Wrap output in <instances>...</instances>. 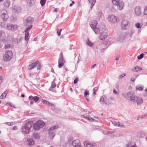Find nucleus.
Returning a JSON list of instances; mask_svg holds the SVG:
<instances>
[{
    "label": "nucleus",
    "instance_id": "obj_40",
    "mask_svg": "<svg viewBox=\"0 0 147 147\" xmlns=\"http://www.w3.org/2000/svg\"><path fill=\"white\" fill-rule=\"evenodd\" d=\"M144 54L143 53L141 54L140 55L137 57V58L139 59H140L142 58L143 57Z\"/></svg>",
    "mask_w": 147,
    "mask_h": 147
},
{
    "label": "nucleus",
    "instance_id": "obj_51",
    "mask_svg": "<svg viewBox=\"0 0 147 147\" xmlns=\"http://www.w3.org/2000/svg\"><path fill=\"white\" fill-rule=\"evenodd\" d=\"M5 105L6 106H10V107H11L12 106V105L11 104V103L10 102H7L5 104Z\"/></svg>",
    "mask_w": 147,
    "mask_h": 147
},
{
    "label": "nucleus",
    "instance_id": "obj_36",
    "mask_svg": "<svg viewBox=\"0 0 147 147\" xmlns=\"http://www.w3.org/2000/svg\"><path fill=\"white\" fill-rule=\"evenodd\" d=\"M33 137L34 139H37L39 138V136L38 134H34L33 135Z\"/></svg>",
    "mask_w": 147,
    "mask_h": 147
},
{
    "label": "nucleus",
    "instance_id": "obj_27",
    "mask_svg": "<svg viewBox=\"0 0 147 147\" xmlns=\"http://www.w3.org/2000/svg\"><path fill=\"white\" fill-rule=\"evenodd\" d=\"M83 117L85 118L86 119L89 120L90 121H92L93 120V119L90 117L88 116V117H85L84 115L83 116Z\"/></svg>",
    "mask_w": 147,
    "mask_h": 147
},
{
    "label": "nucleus",
    "instance_id": "obj_37",
    "mask_svg": "<svg viewBox=\"0 0 147 147\" xmlns=\"http://www.w3.org/2000/svg\"><path fill=\"white\" fill-rule=\"evenodd\" d=\"M56 84L55 82H52L51 85V87L52 88H53L56 87Z\"/></svg>",
    "mask_w": 147,
    "mask_h": 147
},
{
    "label": "nucleus",
    "instance_id": "obj_10",
    "mask_svg": "<svg viewBox=\"0 0 147 147\" xmlns=\"http://www.w3.org/2000/svg\"><path fill=\"white\" fill-rule=\"evenodd\" d=\"M128 25V21L126 20H124L121 22V28L123 30L125 29Z\"/></svg>",
    "mask_w": 147,
    "mask_h": 147
},
{
    "label": "nucleus",
    "instance_id": "obj_3",
    "mask_svg": "<svg viewBox=\"0 0 147 147\" xmlns=\"http://www.w3.org/2000/svg\"><path fill=\"white\" fill-rule=\"evenodd\" d=\"M112 2L114 5L117 6L118 9L121 10L123 9L124 5L122 1L118 0H112Z\"/></svg>",
    "mask_w": 147,
    "mask_h": 147
},
{
    "label": "nucleus",
    "instance_id": "obj_33",
    "mask_svg": "<svg viewBox=\"0 0 147 147\" xmlns=\"http://www.w3.org/2000/svg\"><path fill=\"white\" fill-rule=\"evenodd\" d=\"M125 34H120L119 36V38L123 39H124L125 38Z\"/></svg>",
    "mask_w": 147,
    "mask_h": 147
},
{
    "label": "nucleus",
    "instance_id": "obj_26",
    "mask_svg": "<svg viewBox=\"0 0 147 147\" xmlns=\"http://www.w3.org/2000/svg\"><path fill=\"white\" fill-rule=\"evenodd\" d=\"M113 123L115 126H116L121 127L123 126V125L122 123L120 124L119 122H117V123L115 122L114 121L113 122Z\"/></svg>",
    "mask_w": 147,
    "mask_h": 147
},
{
    "label": "nucleus",
    "instance_id": "obj_20",
    "mask_svg": "<svg viewBox=\"0 0 147 147\" xmlns=\"http://www.w3.org/2000/svg\"><path fill=\"white\" fill-rule=\"evenodd\" d=\"M138 99V97L135 96H130L129 97V100L131 102H136L137 100Z\"/></svg>",
    "mask_w": 147,
    "mask_h": 147
},
{
    "label": "nucleus",
    "instance_id": "obj_28",
    "mask_svg": "<svg viewBox=\"0 0 147 147\" xmlns=\"http://www.w3.org/2000/svg\"><path fill=\"white\" fill-rule=\"evenodd\" d=\"M36 66H37V69L38 70H40V64L39 61H36Z\"/></svg>",
    "mask_w": 147,
    "mask_h": 147
},
{
    "label": "nucleus",
    "instance_id": "obj_35",
    "mask_svg": "<svg viewBox=\"0 0 147 147\" xmlns=\"http://www.w3.org/2000/svg\"><path fill=\"white\" fill-rule=\"evenodd\" d=\"M98 88L96 87H95L94 88L93 90V94L94 95H95L96 94V92L98 90Z\"/></svg>",
    "mask_w": 147,
    "mask_h": 147
},
{
    "label": "nucleus",
    "instance_id": "obj_38",
    "mask_svg": "<svg viewBox=\"0 0 147 147\" xmlns=\"http://www.w3.org/2000/svg\"><path fill=\"white\" fill-rule=\"evenodd\" d=\"M87 44L88 45L92 47L93 46V44L91 42H90L89 40H88L87 42Z\"/></svg>",
    "mask_w": 147,
    "mask_h": 147
},
{
    "label": "nucleus",
    "instance_id": "obj_47",
    "mask_svg": "<svg viewBox=\"0 0 147 147\" xmlns=\"http://www.w3.org/2000/svg\"><path fill=\"white\" fill-rule=\"evenodd\" d=\"M4 5L6 7H8L9 5V2H6L4 3Z\"/></svg>",
    "mask_w": 147,
    "mask_h": 147
},
{
    "label": "nucleus",
    "instance_id": "obj_54",
    "mask_svg": "<svg viewBox=\"0 0 147 147\" xmlns=\"http://www.w3.org/2000/svg\"><path fill=\"white\" fill-rule=\"evenodd\" d=\"M2 82V78L1 76H0V84Z\"/></svg>",
    "mask_w": 147,
    "mask_h": 147
},
{
    "label": "nucleus",
    "instance_id": "obj_17",
    "mask_svg": "<svg viewBox=\"0 0 147 147\" xmlns=\"http://www.w3.org/2000/svg\"><path fill=\"white\" fill-rule=\"evenodd\" d=\"M65 62V61L64 59H59L58 61V67L59 68L62 67Z\"/></svg>",
    "mask_w": 147,
    "mask_h": 147
},
{
    "label": "nucleus",
    "instance_id": "obj_59",
    "mask_svg": "<svg viewBox=\"0 0 147 147\" xmlns=\"http://www.w3.org/2000/svg\"><path fill=\"white\" fill-rule=\"evenodd\" d=\"M53 11L55 12H57V8H56Z\"/></svg>",
    "mask_w": 147,
    "mask_h": 147
},
{
    "label": "nucleus",
    "instance_id": "obj_4",
    "mask_svg": "<svg viewBox=\"0 0 147 147\" xmlns=\"http://www.w3.org/2000/svg\"><path fill=\"white\" fill-rule=\"evenodd\" d=\"M13 53L11 51H7L3 57V59L5 61H10L12 58Z\"/></svg>",
    "mask_w": 147,
    "mask_h": 147
},
{
    "label": "nucleus",
    "instance_id": "obj_58",
    "mask_svg": "<svg viewBox=\"0 0 147 147\" xmlns=\"http://www.w3.org/2000/svg\"><path fill=\"white\" fill-rule=\"evenodd\" d=\"M17 129V127L16 126H14L13 128V130H16Z\"/></svg>",
    "mask_w": 147,
    "mask_h": 147
},
{
    "label": "nucleus",
    "instance_id": "obj_22",
    "mask_svg": "<svg viewBox=\"0 0 147 147\" xmlns=\"http://www.w3.org/2000/svg\"><path fill=\"white\" fill-rule=\"evenodd\" d=\"M36 66V62L30 64L28 66V68L29 69L31 70L34 69Z\"/></svg>",
    "mask_w": 147,
    "mask_h": 147
},
{
    "label": "nucleus",
    "instance_id": "obj_41",
    "mask_svg": "<svg viewBox=\"0 0 147 147\" xmlns=\"http://www.w3.org/2000/svg\"><path fill=\"white\" fill-rule=\"evenodd\" d=\"M2 42L3 43H4L5 44L6 43V41L5 40H3V41H0V47H1L3 46V44H2Z\"/></svg>",
    "mask_w": 147,
    "mask_h": 147
},
{
    "label": "nucleus",
    "instance_id": "obj_8",
    "mask_svg": "<svg viewBox=\"0 0 147 147\" xmlns=\"http://www.w3.org/2000/svg\"><path fill=\"white\" fill-rule=\"evenodd\" d=\"M107 19L109 22L112 23L117 22L119 20L118 18L113 15L109 16Z\"/></svg>",
    "mask_w": 147,
    "mask_h": 147
},
{
    "label": "nucleus",
    "instance_id": "obj_61",
    "mask_svg": "<svg viewBox=\"0 0 147 147\" xmlns=\"http://www.w3.org/2000/svg\"><path fill=\"white\" fill-rule=\"evenodd\" d=\"M70 91L71 92H72L73 91V89H72V88H70Z\"/></svg>",
    "mask_w": 147,
    "mask_h": 147
},
{
    "label": "nucleus",
    "instance_id": "obj_57",
    "mask_svg": "<svg viewBox=\"0 0 147 147\" xmlns=\"http://www.w3.org/2000/svg\"><path fill=\"white\" fill-rule=\"evenodd\" d=\"M110 99L111 100H114V98L113 97H110Z\"/></svg>",
    "mask_w": 147,
    "mask_h": 147
},
{
    "label": "nucleus",
    "instance_id": "obj_9",
    "mask_svg": "<svg viewBox=\"0 0 147 147\" xmlns=\"http://www.w3.org/2000/svg\"><path fill=\"white\" fill-rule=\"evenodd\" d=\"M1 17L3 19V21H6L8 18V15L6 10H2L1 12Z\"/></svg>",
    "mask_w": 147,
    "mask_h": 147
},
{
    "label": "nucleus",
    "instance_id": "obj_42",
    "mask_svg": "<svg viewBox=\"0 0 147 147\" xmlns=\"http://www.w3.org/2000/svg\"><path fill=\"white\" fill-rule=\"evenodd\" d=\"M136 27L137 28H141L140 24L139 23H137L135 24Z\"/></svg>",
    "mask_w": 147,
    "mask_h": 147
},
{
    "label": "nucleus",
    "instance_id": "obj_19",
    "mask_svg": "<svg viewBox=\"0 0 147 147\" xmlns=\"http://www.w3.org/2000/svg\"><path fill=\"white\" fill-rule=\"evenodd\" d=\"M135 12L137 16H139L141 14V11L140 7H136L135 9Z\"/></svg>",
    "mask_w": 147,
    "mask_h": 147
},
{
    "label": "nucleus",
    "instance_id": "obj_25",
    "mask_svg": "<svg viewBox=\"0 0 147 147\" xmlns=\"http://www.w3.org/2000/svg\"><path fill=\"white\" fill-rule=\"evenodd\" d=\"M84 144L86 147H91L92 146H93L88 141H86L84 142Z\"/></svg>",
    "mask_w": 147,
    "mask_h": 147
},
{
    "label": "nucleus",
    "instance_id": "obj_15",
    "mask_svg": "<svg viewBox=\"0 0 147 147\" xmlns=\"http://www.w3.org/2000/svg\"><path fill=\"white\" fill-rule=\"evenodd\" d=\"M33 18L31 17H28L26 19V26H28L31 24L33 21Z\"/></svg>",
    "mask_w": 147,
    "mask_h": 147
},
{
    "label": "nucleus",
    "instance_id": "obj_39",
    "mask_svg": "<svg viewBox=\"0 0 147 147\" xmlns=\"http://www.w3.org/2000/svg\"><path fill=\"white\" fill-rule=\"evenodd\" d=\"M136 89L137 90H139L140 91H142V90H143V87H140V86H138V87H136Z\"/></svg>",
    "mask_w": 147,
    "mask_h": 147
},
{
    "label": "nucleus",
    "instance_id": "obj_34",
    "mask_svg": "<svg viewBox=\"0 0 147 147\" xmlns=\"http://www.w3.org/2000/svg\"><path fill=\"white\" fill-rule=\"evenodd\" d=\"M46 0H41L40 1V3L42 6L44 5L46 3Z\"/></svg>",
    "mask_w": 147,
    "mask_h": 147
},
{
    "label": "nucleus",
    "instance_id": "obj_55",
    "mask_svg": "<svg viewBox=\"0 0 147 147\" xmlns=\"http://www.w3.org/2000/svg\"><path fill=\"white\" fill-rule=\"evenodd\" d=\"M135 79L134 78H131V81L132 82H134L135 81Z\"/></svg>",
    "mask_w": 147,
    "mask_h": 147
},
{
    "label": "nucleus",
    "instance_id": "obj_30",
    "mask_svg": "<svg viewBox=\"0 0 147 147\" xmlns=\"http://www.w3.org/2000/svg\"><path fill=\"white\" fill-rule=\"evenodd\" d=\"M142 70L141 68L138 66L135 67V69H134V71H138Z\"/></svg>",
    "mask_w": 147,
    "mask_h": 147
},
{
    "label": "nucleus",
    "instance_id": "obj_60",
    "mask_svg": "<svg viewBox=\"0 0 147 147\" xmlns=\"http://www.w3.org/2000/svg\"><path fill=\"white\" fill-rule=\"evenodd\" d=\"M33 103H34L32 101H31L30 102V105H32L33 104Z\"/></svg>",
    "mask_w": 147,
    "mask_h": 147
},
{
    "label": "nucleus",
    "instance_id": "obj_23",
    "mask_svg": "<svg viewBox=\"0 0 147 147\" xmlns=\"http://www.w3.org/2000/svg\"><path fill=\"white\" fill-rule=\"evenodd\" d=\"M136 102L137 103L138 105H140L143 103V99L141 98L138 97V99L137 100Z\"/></svg>",
    "mask_w": 147,
    "mask_h": 147
},
{
    "label": "nucleus",
    "instance_id": "obj_48",
    "mask_svg": "<svg viewBox=\"0 0 147 147\" xmlns=\"http://www.w3.org/2000/svg\"><path fill=\"white\" fill-rule=\"evenodd\" d=\"M126 74H125L124 73L121 74L119 76V78H122L123 77L125 76Z\"/></svg>",
    "mask_w": 147,
    "mask_h": 147
},
{
    "label": "nucleus",
    "instance_id": "obj_12",
    "mask_svg": "<svg viewBox=\"0 0 147 147\" xmlns=\"http://www.w3.org/2000/svg\"><path fill=\"white\" fill-rule=\"evenodd\" d=\"M72 144L74 147H80L81 144L79 140H77L73 142Z\"/></svg>",
    "mask_w": 147,
    "mask_h": 147
},
{
    "label": "nucleus",
    "instance_id": "obj_6",
    "mask_svg": "<svg viewBox=\"0 0 147 147\" xmlns=\"http://www.w3.org/2000/svg\"><path fill=\"white\" fill-rule=\"evenodd\" d=\"M32 126V123L31 122H28L25 125L24 127L22 128V130L23 132L25 134H28L30 130V128Z\"/></svg>",
    "mask_w": 147,
    "mask_h": 147
},
{
    "label": "nucleus",
    "instance_id": "obj_18",
    "mask_svg": "<svg viewBox=\"0 0 147 147\" xmlns=\"http://www.w3.org/2000/svg\"><path fill=\"white\" fill-rule=\"evenodd\" d=\"M42 102L44 104L48 105L51 107H54V105L53 104H52L51 103H49V102L45 100L42 99Z\"/></svg>",
    "mask_w": 147,
    "mask_h": 147
},
{
    "label": "nucleus",
    "instance_id": "obj_29",
    "mask_svg": "<svg viewBox=\"0 0 147 147\" xmlns=\"http://www.w3.org/2000/svg\"><path fill=\"white\" fill-rule=\"evenodd\" d=\"M27 3L30 6H31L33 4L34 0H27Z\"/></svg>",
    "mask_w": 147,
    "mask_h": 147
},
{
    "label": "nucleus",
    "instance_id": "obj_64",
    "mask_svg": "<svg viewBox=\"0 0 147 147\" xmlns=\"http://www.w3.org/2000/svg\"><path fill=\"white\" fill-rule=\"evenodd\" d=\"M119 85H117V88L118 89V88H119Z\"/></svg>",
    "mask_w": 147,
    "mask_h": 147
},
{
    "label": "nucleus",
    "instance_id": "obj_62",
    "mask_svg": "<svg viewBox=\"0 0 147 147\" xmlns=\"http://www.w3.org/2000/svg\"><path fill=\"white\" fill-rule=\"evenodd\" d=\"M21 96L22 97H24L25 96H24V94H22L21 95Z\"/></svg>",
    "mask_w": 147,
    "mask_h": 147
},
{
    "label": "nucleus",
    "instance_id": "obj_5",
    "mask_svg": "<svg viewBox=\"0 0 147 147\" xmlns=\"http://www.w3.org/2000/svg\"><path fill=\"white\" fill-rule=\"evenodd\" d=\"M45 124V123L43 121H38L34 124L33 127L35 130H38L42 127Z\"/></svg>",
    "mask_w": 147,
    "mask_h": 147
},
{
    "label": "nucleus",
    "instance_id": "obj_46",
    "mask_svg": "<svg viewBox=\"0 0 147 147\" xmlns=\"http://www.w3.org/2000/svg\"><path fill=\"white\" fill-rule=\"evenodd\" d=\"M131 143L129 144L127 146V147H137V146L135 145L132 146H131Z\"/></svg>",
    "mask_w": 147,
    "mask_h": 147
},
{
    "label": "nucleus",
    "instance_id": "obj_7",
    "mask_svg": "<svg viewBox=\"0 0 147 147\" xmlns=\"http://www.w3.org/2000/svg\"><path fill=\"white\" fill-rule=\"evenodd\" d=\"M58 128V126H55L51 127L49 129V136L51 138L53 139L54 137L55 134L53 132V131L54 130L57 129Z\"/></svg>",
    "mask_w": 147,
    "mask_h": 147
},
{
    "label": "nucleus",
    "instance_id": "obj_53",
    "mask_svg": "<svg viewBox=\"0 0 147 147\" xmlns=\"http://www.w3.org/2000/svg\"><path fill=\"white\" fill-rule=\"evenodd\" d=\"M144 14H147V9H145L144 11Z\"/></svg>",
    "mask_w": 147,
    "mask_h": 147
},
{
    "label": "nucleus",
    "instance_id": "obj_56",
    "mask_svg": "<svg viewBox=\"0 0 147 147\" xmlns=\"http://www.w3.org/2000/svg\"><path fill=\"white\" fill-rule=\"evenodd\" d=\"M96 65V64H94V65H93L91 67V68L92 69V68H94V67Z\"/></svg>",
    "mask_w": 147,
    "mask_h": 147
},
{
    "label": "nucleus",
    "instance_id": "obj_52",
    "mask_svg": "<svg viewBox=\"0 0 147 147\" xmlns=\"http://www.w3.org/2000/svg\"><path fill=\"white\" fill-rule=\"evenodd\" d=\"M58 30H59V29H58ZM62 30V29H61L60 30L59 32L58 31H57V33L58 34L59 36H60L61 35V32Z\"/></svg>",
    "mask_w": 147,
    "mask_h": 147
},
{
    "label": "nucleus",
    "instance_id": "obj_21",
    "mask_svg": "<svg viewBox=\"0 0 147 147\" xmlns=\"http://www.w3.org/2000/svg\"><path fill=\"white\" fill-rule=\"evenodd\" d=\"M27 145L28 146H31L33 145L34 143V140L31 139H29L27 141Z\"/></svg>",
    "mask_w": 147,
    "mask_h": 147
},
{
    "label": "nucleus",
    "instance_id": "obj_16",
    "mask_svg": "<svg viewBox=\"0 0 147 147\" xmlns=\"http://www.w3.org/2000/svg\"><path fill=\"white\" fill-rule=\"evenodd\" d=\"M7 28L9 30H15L17 28V27L16 25L9 24L7 26Z\"/></svg>",
    "mask_w": 147,
    "mask_h": 147
},
{
    "label": "nucleus",
    "instance_id": "obj_43",
    "mask_svg": "<svg viewBox=\"0 0 147 147\" xmlns=\"http://www.w3.org/2000/svg\"><path fill=\"white\" fill-rule=\"evenodd\" d=\"M59 59H64L63 58V54L62 53H61L60 54V58Z\"/></svg>",
    "mask_w": 147,
    "mask_h": 147
},
{
    "label": "nucleus",
    "instance_id": "obj_31",
    "mask_svg": "<svg viewBox=\"0 0 147 147\" xmlns=\"http://www.w3.org/2000/svg\"><path fill=\"white\" fill-rule=\"evenodd\" d=\"M89 93L87 91V90H85L84 92V96L86 98V99L88 100L89 101V99L86 97V96L88 95Z\"/></svg>",
    "mask_w": 147,
    "mask_h": 147
},
{
    "label": "nucleus",
    "instance_id": "obj_44",
    "mask_svg": "<svg viewBox=\"0 0 147 147\" xmlns=\"http://www.w3.org/2000/svg\"><path fill=\"white\" fill-rule=\"evenodd\" d=\"M102 12H100L98 13V17L99 19V18H100L101 17H102Z\"/></svg>",
    "mask_w": 147,
    "mask_h": 147
},
{
    "label": "nucleus",
    "instance_id": "obj_11",
    "mask_svg": "<svg viewBox=\"0 0 147 147\" xmlns=\"http://www.w3.org/2000/svg\"><path fill=\"white\" fill-rule=\"evenodd\" d=\"M101 101L103 102L104 103L107 105H109L111 103L109 100L106 97H101L100 99Z\"/></svg>",
    "mask_w": 147,
    "mask_h": 147
},
{
    "label": "nucleus",
    "instance_id": "obj_13",
    "mask_svg": "<svg viewBox=\"0 0 147 147\" xmlns=\"http://www.w3.org/2000/svg\"><path fill=\"white\" fill-rule=\"evenodd\" d=\"M32 26V25L31 27H30L27 28V29L25 30V32H26V33L25 34V39L27 41L28 40V37L29 34V32H28V30H30Z\"/></svg>",
    "mask_w": 147,
    "mask_h": 147
},
{
    "label": "nucleus",
    "instance_id": "obj_2",
    "mask_svg": "<svg viewBox=\"0 0 147 147\" xmlns=\"http://www.w3.org/2000/svg\"><path fill=\"white\" fill-rule=\"evenodd\" d=\"M97 23V22L96 21L93 20L91 21L90 24V26L96 34H98L99 33V32H100V27L102 25L97 26L96 25Z\"/></svg>",
    "mask_w": 147,
    "mask_h": 147
},
{
    "label": "nucleus",
    "instance_id": "obj_1",
    "mask_svg": "<svg viewBox=\"0 0 147 147\" xmlns=\"http://www.w3.org/2000/svg\"><path fill=\"white\" fill-rule=\"evenodd\" d=\"M100 38L101 40H105L107 37V30L106 29V27L104 25H101L100 27Z\"/></svg>",
    "mask_w": 147,
    "mask_h": 147
},
{
    "label": "nucleus",
    "instance_id": "obj_32",
    "mask_svg": "<svg viewBox=\"0 0 147 147\" xmlns=\"http://www.w3.org/2000/svg\"><path fill=\"white\" fill-rule=\"evenodd\" d=\"M90 3H91V8L94 5L95 3V0H88Z\"/></svg>",
    "mask_w": 147,
    "mask_h": 147
},
{
    "label": "nucleus",
    "instance_id": "obj_45",
    "mask_svg": "<svg viewBox=\"0 0 147 147\" xmlns=\"http://www.w3.org/2000/svg\"><path fill=\"white\" fill-rule=\"evenodd\" d=\"M11 46L10 45L7 44L5 45V49H8V48H9Z\"/></svg>",
    "mask_w": 147,
    "mask_h": 147
},
{
    "label": "nucleus",
    "instance_id": "obj_14",
    "mask_svg": "<svg viewBox=\"0 0 147 147\" xmlns=\"http://www.w3.org/2000/svg\"><path fill=\"white\" fill-rule=\"evenodd\" d=\"M28 99L29 101H32L33 100L36 102L39 100V98L37 96H32L31 95L29 96Z\"/></svg>",
    "mask_w": 147,
    "mask_h": 147
},
{
    "label": "nucleus",
    "instance_id": "obj_49",
    "mask_svg": "<svg viewBox=\"0 0 147 147\" xmlns=\"http://www.w3.org/2000/svg\"><path fill=\"white\" fill-rule=\"evenodd\" d=\"M113 92L114 94H117V95L119 94V93L115 89H113Z\"/></svg>",
    "mask_w": 147,
    "mask_h": 147
},
{
    "label": "nucleus",
    "instance_id": "obj_50",
    "mask_svg": "<svg viewBox=\"0 0 147 147\" xmlns=\"http://www.w3.org/2000/svg\"><path fill=\"white\" fill-rule=\"evenodd\" d=\"M78 81V78H76L75 79V80H74V84H76L77 83V82Z\"/></svg>",
    "mask_w": 147,
    "mask_h": 147
},
{
    "label": "nucleus",
    "instance_id": "obj_24",
    "mask_svg": "<svg viewBox=\"0 0 147 147\" xmlns=\"http://www.w3.org/2000/svg\"><path fill=\"white\" fill-rule=\"evenodd\" d=\"M8 92L7 91H5L0 96V99H3L5 98Z\"/></svg>",
    "mask_w": 147,
    "mask_h": 147
},
{
    "label": "nucleus",
    "instance_id": "obj_63",
    "mask_svg": "<svg viewBox=\"0 0 147 147\" xmlns=\"http://www.w3.org/2000/svg\"><path fill=\"white\" fill-rule=\"evenodd\" d=\"M145 91L146 93V94H147V89H146L144 90Z\"/></svg>",
    "mask_w": 147,
    "mask_h": 147
}]
</instances>
